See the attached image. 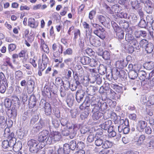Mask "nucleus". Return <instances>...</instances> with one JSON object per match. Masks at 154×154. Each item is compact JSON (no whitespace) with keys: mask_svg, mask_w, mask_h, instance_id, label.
<instances>
[{"mask_svg":"<svg viewBox=\"0 0 154 154\" xmlns=\"http://www.w3.org/2000/svg\"><path fill=\"white\" fill-rule=\"evenodd\" d=\"M145 49L146 52L148 53H151L154 49V45L153 44L149 42L146 45V47L145 48Z\"/></svg>","mask_w":154,"mask_h":154,"instance_id":"32","label":"nucleus"},{"mask_svg":"<svg viewBox=\"0 0 154 154\" xmlns=\"http://www.w3.org/2000/svg\"><path fill=\"white\" fill-rule=\"evenodd\" d=\"M37 100L34 95H31L29 100L28 105L30 108H33L36 105Z\"/></svg>","mask_w":154,"mask_h":154,"instance_id":"16","label":"nucleus"},{"mask_svg":"<svg viewBox=\"0 0 154 154\" xmlns=\"http://www.w3.org/2000/svg\"><path fill=\"white\" fill-rule=\"evenodd\" d=\"M28 25L32 28H36L38 25V22L35 21L34 18H30L29 19Z\"/></svg>","mask_w":154,"mask_h":154,"instance_id":"19","label":"nucleus"},{"mask_svg":"<svg viewBox=\"0 0 154 154\" xmlns=\"http://www.w3.org/2000/svg\"><path fill=\"white\" fill-rule=\"evenodd\" d=\"M110 85L111 87L114 89L116 92L119 93L122 91V87L119 86L118 85L113 84H111Z\"/></svg>","mask_w":154,"mask_h":154,"instance_id":"47","label":"nucleus"},{"mask_svg":"<svg viewBox=\"0 0 154 154\" xmlns=\"http://www.w3.org/2000/svg\"><path fill=\"white\" fill-rule=\"evenodd\" d=\"M113 145V143L108 140H106L103 142V145L102 147L104 149H107L111 147Z\"/></svg>","mask_w":154,"mask_h":154,"instance_id":"35","label":"nucleus"},{"mask_svg":"<svg viewBox=\"0 0 154 154\" xmlns=\"http://www.w3.org/2000/svg\"><path fill=\"white\" fill-rule=\"evenodd\" d=\"M23 38H25V40H27L29 42H32L34 39V36L31 32H30L26 37H25V38L24 37H23Z\"/></svg>","mask_w":154,"mask_h":154,"instance_id":"49","label":"nucleus"},{"mask_svg":"<svg viewBox=\"0 0 154 154\" xmlns=\"http://www.w3.org/2000/svg\"><path fill=\"white\" fill-rule=\"evenodd\" d=\"M69 145V146L71 150L72 151L74 150L76 148L77 144L76 141L74 140L71 141Z\"/></svg>","mask_w":154,"mask_h":154,"instance_id":"51","label":"nucleus"},{"mask_svg":"<svg viewBox=\"0 0 154 154\" xmlns=\"http://www.w3.org/2000/svg\"><path fill=\"white\" fill-rule=\"evenodd\" d=\"M12 102L11 99L7 98L5 100L4 104L5 107L6 108L11 107V105Z\"/></svg>","mask_w":154,"mask_h":154,"instance_id":"56","label":"nucleus"},{"mask_svg":"<svg viewBox=\"0 0 154 154\" xmlns=\"http://www.w3.org/2000/svg\"><path fill=\"white\" fill-rule=\"evenodd\" d=\"M98 90V88L97 87L91 85L87 88L86 92L88 95L92 96L95 94L96 91Z\"/></svg>","mask_w":154,"mask_h":154,"instance_id":"15","label":"nucleus"},{"mask_svg":"<svg viewBox=\"0 0 154 154\" xmlns=\"http://www.w3.org/2000/svg\"><path fill=\"white\" fill-rule=\"evenodd\" d=\"M42 93L43 95L46 96L49 98H50L51 97V90L48 87L45 86Z\"/></svg>","mask_w":154,"mask_h":154,"instance_id":"25","label":"nucleus"},{"mask_svg":"<svg viewBox=\"0 0 154 154\" xmlns=\"http://www.w3.org/2000/svg\"><path fill=\"white\" fill-rule=\"evenodd\" d=\"M86 109L87 110L82 112L80 115V117L82 120H84L87 118L89 115V109Z\"/></svg>","mask_w":154,"mask_h":154,"instance_id":"40","label":"nucleus"},{"mask_svg":"<svg viewBox=\"0 0 154 154\" xmlns=\"http://www.w3.org/2000/svg\"><path fill=\"white\" fill-rule=\"evenodd\" d=\"M97 19L98 21L101 23L104 26L106 21V17L103 15H99L97 17Z\"/></svg>","mask_w":154,"mask_h":154,"instance_id":"46","label":"nucleus"},{"mask_svg":"<svg viewBox=\"0 0 154 154\" xmlns=\"http://www.w3.org/2000/svg\"><path fill=\"white\" fill-rule=\"evenodd\" d=\"M147 123L143 121L140 120L139 121L137 125V128L140 132H142L144 129L147 126Z\"/></svg>","mask_w":154,"mask_h":154,"instance_id":"17","label":"nucleus"},{"mask_svg":"<svg viewBox=\"0 0 154 154\" xmlns=\"http://www.w3.org/2000/svg\"><path fill=\"white\" fill-rule=\"evenodd\" d=\"M154 63L152 61L146 62L143 65V66L145 69L148 70L152 69L154 67Z\"/></svg>","mask_w":154,"mask_h":154,"instance_id":"26","label":"nucleus"},{"mask_svg":"<svg viewBox=\"0 0 154 154\" xmlns=\"http://www.w3.org/2000/svg\"><path fill=\"white\" fill-rule=\"evenodd\" d=\"M53 137L54 140L55 141H59L61 137L60 133L58 131L54 132Z\"/></svg>","mask_w":154,"mask_h":154,"instance_id":"37","label":"nucleus"},{"mask_svg":"<svg viewBox=\"0 0 154 154\" xmlns=\"http://www.w3.org/2000/svg\"><path fill=\"white\" fill-rule=\"evenodd\" d=\"M106 67L103 64L100 65L98 69V72L101 75H104L106 72Z\"/></svg>","mask_w":154,"mask_h":154,"instance_id":"31","label":"nucleus"},{"mask_svg":"<svg viewBox=\"0 0 154 154\" xmlns=\"http://www.w3.org/2000/svg\"><path fill=\"white\" fill-rule=\"evenodd\" d=\"M120 75L119 78L125 80L127 78V75L126 72L124 70H121L119 71Z\"/></svg>","mask_w":154,"mask_h":154,"instance_id":"64","label":"nucleus"},{"mask_svg":"<svg viewBox=\"0 0 154 154\" xmlns=\"http://www.w3.org/2000/svg\"><path fill=\"white\" fill-rule=\"evenodd\" d=\"M144 5V10L148 14H151L153 9L152 2L145 4Z\"/></svg>","mask_w":154,"mask_h":154,"instance_id":"22","label":"nucleus"},{"mask_svg":"<svg viewBox=\"0 0 154 154\" xmlns=\"http://www.w3.org/2000/svg\"><path fill=\"white\" fill-rule=\"evenodd\" d=\"M63 149L65 154H69L70 152L71 149L69 145V144L65 143L63 146Z\"/></svg>","mask_w":154,"mask_h":154,"instance_id":"43","label":"nucleus"},{"mask_svg":"<svg viewBox=\"0 0 154 154\" xmlns=\"http://www.w3.org/2000/svg\"><path fill=\"white\" fill-rule=\"evenodd\" d=\"M44 144L42 145L40 147L38 148L37 149V151L35 152H33L32 154H45V151L42 149H41L44 146Z\"/></svg>","mask_w":154,"mask_h":154,"instance_id":"42","label":"nucleus"},{"mask_svg":"<svg viewBox=\"0 0 154 154\" xmlns=\"http://www.w3.org/2000/svg\"><path fill=\"white\" fill-rule=\"evenodd\" d=\"M61 125L63 126H66V127L67 128L69 126H70L71 123H70L68 121V119L66 118H64L61 119L60 121Z\"/></svg>","mask_w":154,"mask_h":154,"instance_id":"27","label":"nucleus"},{"mask_svg":"<svg viewBox=\"0 0 154 154\" xmlns=\"http://www.w3.org/2000/svg\"><path fill=\"white\" fill-rule=\"evenodd\" d=\"M93 113L92 118L94 120H97L99 119L103 115V114L100 112Z\"/></svg>","mask_w":154,"mask_h":154,"instance_id":"38","label":"nucleus"},{"mask_svg":"<svg viewBox=\"0 0 154 154\" xmlns=\"http://www.w3.org/2000/svg\"><path fill=\"white\" fill-rule=\"evenodd\" d=\"M32 111L35 112L37 115H35L32 117L30 120V126H32L35 124L38 120L39 117L38 113V111L37 109V108L35 107L32 110Z\"/></svg>","mask_w":154,"mask_h":154,"instance_id":"11","label":"nucleus"},{"mask_svg":"<svg viewBox=\"0 0 154 154\" xmlns=\"http://www.w3.org/2000/svg\"><path fill=\"white\" fill-rule=\"evenodd\" d=\"M85 94V92L83 90L77 91L75 94L76 99L77 102L80 103L83 100Z\"/></svg>","mask_w":154,"mask_h":154,"instance_id":"12","label":"nucleus"},{"mask_svg":"<svg viewBox=\"0 0 154 154\" xmlns=\"http://www.w3.org/2000/svg\"><path fill=\"white\" fill-rule=\"evenodd\" d=\"M49 132L46 130H44L40 132L38 134V141L40 142L44 143L49 136Z\"/></svg>","mask_w":154,"mask_h":154,"instance_id":"9","label":"nucleus"},{"mask_svg":"<svg viewBox=\"0 0 154 154\" xmlns=\"http://www.w3.org/2000/svg\"><path fill=\"white\" fill-rule=\"evenodd\" d=\"M120 6L117 4L113 5L112 7V11H114L115 13H119L120 11Z\"/></svg>","mask_w":154,"mask_h":154,"instance_id":"55","label":"nucleus"},{"mask_svg":"<svg viewBox=\"0 0 154 154\" xmlns=\"http://www.w3.org/2000/svg\"><path fill=\"white\" fill-rule=\"evenodd\" d=\"M11 100L14 102V103L16 105H19L20 101L16 95L12 96L11 97Z\"/></svg>","mask_w":154,"mask_h":154,"instance_id":"59","label":"nucleus"},{"mask_svg":"<svg viewBox=\"0 0 154 154\" xmlns=\"http://www.w3.org/2000/svg\"><path fill=\"white\" fill-rule=\"evenodd\" d=\"M93 78H92L94 79H95V82H96L97 84L100 85L102 82V76H101L99 74L94 75Z\"/></svg>","mask_w":154,"mask_h":154,"instance_id":"33","label":"nucleus"},{"mask_svg":"<svg viewBox=\"0 0 154 154\" xmlns=\"http://www.w3.org/2000/svg\"><path fill=\"white\" fill-rule=\"evenodd\" d=\"M102 56L105 60H109L110 58V54L108 51H104Z\"/></svg>","mask_w":154,"mask_h":154,"instance_id":"62","label":"nucleus"},{"mask_svg":"<svg viewBox=\"0 0 154 154\" xmlns=\"http://www.w3.org/2000/svg\"><path fill=\"white\" fill-rule=\"evenodd\" d=\"M115 66L117 68L119 69H122L127 66V64L125 63L124 60H119L116 62Z\"/></svg>","mask_w":154,"mask_h":154,"instance_id":"24","label":"nucleus"},{"mask_svg":"<svg viewBox=\"0 0 154 154\" xmlns=\"http://www.w3.org/2000/svg\"><path fill=\"white\" fill-rule=\"evenodd\" d=\"M128 74L129 78L131 79H135L138 76L137 73L135 70L129 71Z\"/></svg>","mask_w":154,"mask_h":154,"instance_id":"30","label":"nucleus"},{"mask_svg":"<svg viewBox=\"0 0 154 154\" xmlns=\"http://www.w3.org/2000/svg\"><path fill=\"white\" fill-rule=\"evenodd\" d=\"M147 33L146 31L143 30H139L136 31L135 32V35L137 38L141 37H145L146 36Z\"/></svg>","mask_w":154,"mask_h":154,"instance_id":"21","label":"nucleus"},{"mask_svg":"<svg viewBox=\"0 0 154 154\" xmlns=\"http://www.w3.org/2000/svg\"><path fill=\"white\" fill-rule=\"evenodd\" d=\"M80 60L83 65H89L91 61V58L88 57L83 56L81 58Z\"/></svg>","mask_w":154,"mask_h":154,"instance_id":"28","label":"nucleus"},{"mask_svg":"<svg viewBox=\"0 0 154 154\" xmlns=\"http://www.w3.org/2000/svg\"><path fill=\"white\" fill-rule=\"evenodd\" d=\"M146 75L147 73L144 71L140 70L138 71L137 76H139L140 77H142V80H144L145 79Z\"/></svg>","mask_w":154,"mask_h":154,"instance_id":"50","label":"nucleus"},{"mask_svg":"<svg viewBox=\"0 0 154 154\" xmlns=\"http://www.w3.org/2000/svg\"><path fill=\"white\" fill-rule=\"evenodd\" d=\"M100 99L98 96H94L91 99L88 97H87L84 101V103L85 105V108L89 107V109H92V107L100 103Z\"/></svg>","mask_w":154,"mask_h":154,"instance_id":"1","label":"nucleus"},{"mask_svg":"<svg viewBox=\"0 0 154 154\" xmlns=\"http://www.w3.org/2000/svg\"><path fill=\"white\" fill-rule=\"evenodd\" d=\"M67 128L69 129L70 138L72 139L77 134L79 129L78 126L75 124H72L69 126Z\"/></svg>","mask_w":154,"mask_h":154,"instance_id":"7","label":"nucleus"},{"mask_svg":"<svg viewBox=\"0 0 154 154\" xmlns=\"http://www.w3.org/2000/svg\"><path fill=\"white\" fill-rule=\"evenodd\" d=\"M124 46L125 48L128 50V52L130 53H132L134 51V49H135L134 47L132 45H125V46L124 45Z\"/></svg>","mask_w":154,"mask_h":154,"instance_id":"53","label":"nucleus"},{"mask_svg":"<svg viewBox=\"0 0 154 154\" xmlns=\"http://www.w3.org/2000/svg\"><path fill=\"white\" fill-rule=\"evenodd\" d=\"M154 86V77L144 85L143 87L145 89H149Z\"/></svg>","mask_w":154,"mask_h":154,"instance_id":"20","label":"nucleus"},{"mask_svg":"<svg viewBox=\"0 0 154 154\" xmlns=\"http://www.w3.org/2000/svg\"><path fill=\"white\" fill-rule=\"evenodd\" d=\"M8 116L11 119H14L17 115V110L15 107L8 109L7 112Z\"/></svg>","mask_w":154,"mask_h":154,"instance_id":"14","label":"nucleus"},{"mask_svg":"<svg viewBox=\"0 0 154 154\" xmlns=\"http://www.w3.org/2000/svg\"><path fill=\"white\" fill-rule=\"evenodd\" d=\"M45 113L47 115H49L51 112V107L50 104L48 103H47L45 107Z\"/></svg>","mask_w":154,"mask_h":154,"instance_id":"34","label":"nucleus"},{"mask_svg":"<svg viewBox=\"0 0 154 154\" xmlns=\"http://www.w3.org/2000/svg\"><path fill=\"white\" fill-rule=\"evenodd\" d=\"M35 82L31 76L27 78V90L29 94H31L34 91Z\"/></svg>","mask_w":154,"mask_h":154,"instance_id":"8","label":"nucleus"},{"mask_svg":"<svg viewBox=\"0 0 154 154\" xmlns=\"http://www.w3.org/2000/svg\"><path fill=\"white\" fill-rule=\"evenodd\" d=\"M72 71L73 74V78L77 85H79L81 83H83L85 86H86L89 84V82L88 81L86 82V84H85V81L84 76L82 75H79L76 72L74 74V72Z\"/></svg>","mask_w":154,"mask_h":154,"instance_id":"4","label":"nucleus"},{"mask_svg":"<svg viewBox=\"0 0 154 154\" xmlns=\"http://www.w3.org/2000/svg\"><path fill=\"white\" fill-rule=\"evenodd\" d=\"M129 43L131 45H132V46L136 50H139L141 48V46L140 45L138 41L135 38L132 40Z\"/></svg>","mask_w":154,"mask_h":154,"instance_id":"23","label":"nucleus"},{"mask_svg":"<svg viewBox=\"0 0 154 154\" xmlns=\"http://www.w3.org/2000/svg\"><path fill=\"white\" fill-rule=\"evenodd\" d=\"M46 123L45 121L42 119H39V122L36 123L33 127V130L36 133L38 132L43 128L45 127Z\"/></svg>","mask_w":154,"mask_h":154,"instance_id":"6","label":"nucleus"},{"mask_svg":"<svg viewBox=\"0 0 154 154\" xmlns=\"http://www.w3.org/2000/svg\"><path fill=\"white\" fill-rule=\"evenodd\" d=\"M6 125V122L4 116H0V127L2 128L5 127Z\"/></svg>","mask_w":154,"mask_h":154,"instance_id":"41","label":"nucleus"},{"mask_svg":"<svg viewBox=\"0 0 154 154\" xmlns=\"http://www.w3.org/2000/svg\"><path fill=\"white\" fill-rule=\"evenodd\" d=\"M103 123L100 125V127L105 130H108L110 126L112 123V121L109 120H105L103 119L102 120Z\"/></svg>","mask_w":154,"mask_h":154,"instance_id":"13","label":"nucleus"},{"mask_svg":"<svg viewBox=\"0 0 154 154\" xmlns=\"http://www.w3.org/2000/svg\"><path fill=\"white\" fill-rule=\"evenodd\" d=\"M134 38V37L131 34L129 33L126 34L125 39L126 41L129 42V43Z\"/></svg>","mask_w":154,"mask_h":154,"instance_id":"57","label":"nucleus"},{"mask_svg":"<svg viewBox=\"0 0 154 154\" xmlns=\"http://www.w3.org/2000/svg\"><path fill=\"white\" fill-rule=\"evenodd\" d=\"M60 121L57 119H52V124L54 127L56 128H58L60 125Z\"/></svg>","mask_w":154,"mask_h":154,"instance_id":"48","label":"nucleus"},{"mask_svg":"<svg viewBox=\"0 0 154 154\" xmlns=\"http://www.w3.org/2000/svg\"><path fill=\"white\" fill-rule=\"evenodd\" d=\"M148 25L147 23L146 22L145 20L142 18L140 21L139 22L138 26L139 27L141 28H146Z\"/></svg>","mask_w":154,"mask_h":154,"instance_id":"54","label":"nucleus"},{"mask_svg":"<svg viewBox=\"0 0 154 154\" xmlns=\"http://www.w3.org/2000/svg\"><path fill=\"white\" fill-rule=\"evenodd\" d=\"M42 144L38 143V141L34 139H31L27 142V145L29 147L30 153L29 154H32L34 152L37 151L38 147Z\"/></svg>","mask_w":154,"mask_h":154,"instance_id":"2","label":"nucleus"},{"mask_svg":"<svg viewBox=\"0 0 154 154\" xmlns=\"http://www.w3.org/2000/svg\"><path fill=\"white\" fill-rule=\"evenodd\" d=\"M89 41L91 44L95 47L100 45L101 43L99 40L95 38L94 36L91 35L89 37Z\"/></svg>","mask_w":154,"mask_h":154,"instance_id":"18","label":"nucleus"},{"mask_svg":"<svg viewBox=\"0 0 154 154\" xmlns=\"http://www.w3.org/2000/svg\"><path fill=\"white\" fill-rule=\"evenodd\" d=\"M62 134L63 136H69V129L65 128H62Z\"/></svg>","mask_w":154,"mask_h":154,"instance_id":"61","label":"nucleus"},{"mask_svg":"<svg viewBox=\"0 0 154 154\" xmlns=\"http://www.w3.org/2000/svg\"><path fill=\"white\" fill-rule=\"evenodd\" d=\"M15 79L18 80H20L23 78V74L20 71H17L15 72Z\"/></svg>","mask_w":154,"mask_h":154,"instance_id":"45","label":"nucleus"},{"mask_svg":"<svg viewBox=\"0 0 154 154\" xmlns=\"http://www.w3.org/2000/svg\"><path fill=\"white\" fill-rule=\"evenodd\" d=\"M121 122L123 123L122 125H120L118 127V131L120 133L122 132L124 134H127L130 131V129L128 125H129L128 122L127 125H126L125 123L124 125H123V123L124 122L123 119L121 120Z\"/></svg>","mask_w":154,"mask_h":154,"instance_id":"10","label":"nucleus"},{"mask_svg":"<svg viewBox=\"0 0 154 154\" xmlns=\"http://www.w3.org/2000/svg\"><path fill=\"white\" fill-rule=\"evenodd\" d=\"M85 147V144L82 141H80L77 144L76 148L78 150H82V149Z\"/></svg>","mask_w":154,"mask_h":154,"instance_id":"63","label":"nucleus"},{"mask_svg":"<svg viewBox=\"0 0 154 154\" xmlns=\"http://www.w3.org/2000/svg\"><path fill=\"white\" fill-rule=\"evenodd\" d=\"M91 61L89 65L92 67H95L98 65V61L93 58L91 59Z\"/></svg>","mask_w":154,"mask_h":154,"instance_id":"60","label":"nucleus"},{"mask_svg":"<svg viewBox=\"0 0 154 154\" xmlns=\"http://www.w3.org/2000/svg\"><path fill=\"white\" fill-rule=\"evenodd\" d=\"M8 130L9 131L8 128L5 129V134L6 135L7 132H8L7 136H8V139L9 140V141H8L9 147H14L15 144L16 139L14 137V133H9Z\"/></svg>","mask_w":154,"mask_h":154,"instance_id":"5","label":"nucleus"},{"mask_svg":"<svg viewBox=\"0 0 154 154\" xmlns=\"http://www.w3.org/2000/svg\"><path fill=\"white\" fill-rule=\"evenodd\" d=\"M94 107L93 108L92 107V109L90 108V109H89V107L86 108L85 109H89V110L91 111V109L92 110V112H100V104H99L96 105L94 106Z\"/></svg>","mask_w":154,"mask_h":154,"instance_id":"44","label":"nucleus"},{"mask_svg":"<svg viewBox=\"0 0 154 154\" xmlns=\"http://www.w3.org/2000/svg\"><path fill=\"white\" fill-rule=\"evenodd\" d=\"M99 104H100L101 111H104L106 110H108V106L106 103L102 102L100 101Z\"/></svg>","mask_w":154,"mask_h":154,"instance_id":"39","label":"nucleus"},{"mask_svg":"<svg viewBox=\"0 0 154 154\" xmlns=\"http://www.w3.org/2000/svg\"><path fill=\"white\" fill-rule=\"evenodd\" d=\"M121 21L119 23V24L121 26H122L123 28L125 29H127L129 26V23L125 21V20Z\"/></svg>","mask_w":154,"mask_h":154,"instance_id":"52","label":"nucleus"},{"mask_svg":"<svg viewBox=\"0 0 154 154\" xmlns=\"http://www.w3.org/2000/svg\"><path fill=\"white\" fill-rule=\"evenodd\" d=\"M111 23L114 30L116 33V38L118 39L119 40H121L124 38V31L114 21H112Z\"/></svg>","mask_w":154,"mask_h":154,"instance_id":"3","label":"nucleus"},{"mask_svg":"<svg viewBox=\"0 0 154 154\" xmlns=\"http://www.w3.org/2000/svg\"><path fill=\"white\" fill-rule=\"evenodd\" d=\"M108 136L110 137H114L116 135V132L113 130V127L110 126L107 131Z\"/></svg>","mask_w":154,"mask_h":154,"instance_id":"36","label":"nucleus"},{"mask_svg":"<svg viewBox=\"0 0 154 154\" xmlns=\"http://www.w3.org/2000/svg\"><path fill=\"white\" fill-rule=\"evenodd\" d=\"M103 140L102 139L100 138H97L95 141V144L97 146H102L103 143Z\"/></svg>","mask_w":154,"mask_h":154,"instance_id":"58","label":"nucleus"},{"mask_svg":"<svg viewBox=\"0 0 154 154\" xmlns=\"http://www.w3.org/2000/svg\"><path fill=\"white\" fill-rule=\"evenodd\" d=\"M93 32L95 35L103 40L106 37L105 32H100L97 30H94Z\"/></svg>","mask_w":154,"mask_h":154,"instance_id":"29","label":"nucleus"}]
</instances>
